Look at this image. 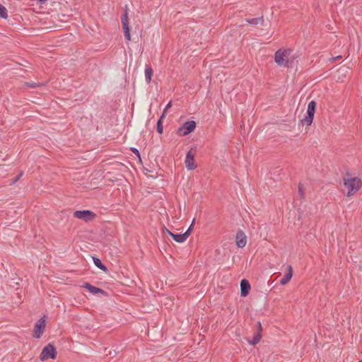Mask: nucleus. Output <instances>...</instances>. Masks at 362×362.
<instances>
[{"label":"nucleus","mask_w":362,"mask_h":362,"mask_svg":"<svg viewBox=\"0 0 362 362\" xmlns=\"http://www.w3.org/2000/svg\"><path fill=\"white\" fill-rule=\"evenodd\" d=\"M74 216L78 219L83 220L86 222L93 220L96 217V214L89 210L76 211Z\"/></svg>","instance_id":"7"},{"label":"nucleus","mask_w":362,"mask_h":362,"mask_svg":"<svg viewBox=\"0 0 362 362\" xmlns=\"http://www.w3.org/2000/svg\"><path fill=\"white\" fill-rule=\"evenodd\" d=\"M153 74V69L149 66L146 65L145 69V76H146V81L148 84L151 83V78Z\"/></svg>","instance_id":"15"},{"label":"nucleus","mask_w":362,"mask_h":362,"mask_svg":"<svg viewBox=\"0 0 362 362\" xmlns=\"http://www.w3.org/2000/svg\"><path fill=\"white\" fill-rule=\"evenodd\" d=\"M169 235L173 238L175 241L179 243H184L186 240L182 234H175L173 232H169Z\"/></svg>","instance_id":"17"},{"label":"nucleus","mask_w":362,"mask_h":362,"mask_svg":"<svg viewBox=\"0 0 362 362\" xmlns=\"http://www.w3.org/2000/svg\"><path fill=\"white\" fill-rule=\"evenodd\" d=\"M46 326L45 316L41 317L35 325L33 329V337L36 339L40 338L42 335Z\"/></svg>","instance_id":"8"},{"label":"nucleus","mask_w":362,"mask_h":362,"mask_svg":"<svg viewBox=\"0 0 362 362\" xmlns=\"http://www.w3.org/2000/svg\"><path fill=\"white\" fill-rule=\"evenodd\" d=\"M298 194L301 199L305 198V194L303 192V186L300 183L298 185Z\"/></svg>","instance_id":"23"},{"label":"nucleus","mask_w":362,"mask_h":362,"mask_svg":"<svg viewBox=\"0 0 362 362\" xmlns=\"http://www.w3.org/2000/svg\"><path fill=\"white\" fill-rule=\"evenodd\" d=\"M251 287L249 281L244 279L240 281V296L242 297H246L250 292Z\"/></svg>","instance_id":"13"},{"label":"nucleus","mask_w":362,"mask_h":362,"mask_svg":"<svg viewBox=\"0 0 362 362\" xmlns=\"http://www.w3.org/2000/svg\"><path fill=\"white\" fill-rule=\"evenodd\" d=\"M245 21L247 23H248L249 24H252V25H258V24L262 25L264 23V18H263V16H261V17H258V18H246Z\"/></svg>","instance_id":"16"},{"label":"nucleus","mask_w":362,"mask_h":362,"mask_svg":"<svg viewBox=\"0 0 362 362\" xmlns=\"http://www.w3.org/2000/svg\"><path fill=\"white\" fill-rule=\"evenodd\" d=\"M165 118L164 113H162L156 124V129L158 134H161L163 132V119Z\"/></svg>","instance_id":"19"},{"label":"nucleus","mask_w":362,"mask_h":362,"mask_svg":"<svg viewBox=\"0 0 362 362\" xmlns=\"http://www.w3.org/2000/svg\"><path fill=\"white\" fill-rule=\"evenodd\" d=\"M341 58H342V57H341V55H339V56H337V57H333V58H332V60H333V61H337V60H339V59H341Z\"/></svg>","instance_id":"27"},{"label":"nucleus","mask_w":362,"mask_h":362,"mask_svg":"<svg viewBox=\"0 0 362 362\" xmlns=\"http://www.w3.org/2000/svg\"><path fill=\"white\" fill-rule=\"evenodd\" d=\"M57 353L54 346L51 344H48L43 348L40 354V359L42 361L48 358L55 359L57 358Z\"/></svg>","instance_id":"5"},{"label":"nucleus","mask_w":362,"mask_h":362,"mask_svg":"<svg viewBox=\"0 0 362 362\" xmlns=\"http://www.w3.org/2000/svg\"><path fill=\"white\" fill-rule=\"evenodd\" d=\"M359 362H362V359Z\"/></svg>","instance_id":"29"},{"label":"nucleus","mask_w":362,"mask_h":362,"mask_svg":"<svg viewBox=\"0 0 362 362\" xmlns=\"http://www.w3.org/2000/svg\"><path fill=\"white\" fill-rule=\"evenodd\" d=\"M83 287L87 289L90 293L93 294L101 293L105 296H108L107 293L105 291L100 288L95 287L88 282L84 283Z\"/></svg>","instance_id":"12"},{"label":"nucleus","mask_w":362,"mask_h":362,"mask_svg":"<svg viewBox=\"0 0 362 362\" xmlns=\"http://www.w3.org/2000/svg\"><path fill=\"white\" fill-rule=\"evenodd\" d=\"M22 175L23 172L20 173L19 175L11 182V185H14L21 177Z\"/></svg>","instance_id":"24"},{"label":"nucleus","mask_w":362,"mask_h":362,"mask_svg":"<svg viewBox=\"0 0 362 362\" xmlns=\"http://www.w3.org/2000/svg\"><path fill=\"white\" fill-rule=\"evenodd\" d=\"M289 52L290 50L278 49L274 54V60L276 63L279 66L289 67V61L287 59Z\"/></svg>","instance_id":"2"},{"label":"nucleus","mask_w":362,"mask_h":362,"mask_svg":"<svg viewBox=\"0 0 362 362\" xmlns=\"http://www.w3.org/2000/svg\"><path fill=\"white\" fill-rule=\"evenodd\" d=\"M163 232H165V233H167L169 235V232H171V231L169 230L167 228L164 227Z\"/></svg>","instance_id":"28"},{"label":"nucleus","mask_w":362,"mask_h":362,"mask_svg":"<svg viewBox=\"0 0 362 362\" xmlns=\"http://www.w3.org/2000/svg\"><path fill=\"white\" fill-rule=\"evenodd\" d=\"M293 271L291 265H288L287 267V272L285 274L284 276L280 280V284L285 285L288 282H289L293 276Z\"/></svg>","instance_id":"14"},{"label":"nucleus","mask_w":362,"mask_h":362,"mask_svg":"<svg viewBox=\"0 0 362 362\" xmlns=\"http://www.w3.org/2000/svg\"><path fill=\"white\" fill-rule=\"evenodd\" d=\"M7 17L8 13L6 8H5V6L0 4V18L6 19L7 18Z\"/></svg>","instance_id":"21"},{"label":"nucleus","mask_w":362,"mask_h":362,"mask_svg":"<svg viewBox=\"0 0 362 362\" xmlns=\"http://www.w3.org/2000/svg\"><path fill=\"white\" fill-rule=\"evenodd\" d=\"M316 105L317 103L314 100H312L308 103L307 109V115L300 120V122L303 124H306L307 126L311 125L313 121Z\"/></svg>","instance_id":"3"},{"label":"nucleus","mask_w":362,"mask_h":362,"mask_svg":"<svg viewBox=\"0 0 362 362\" xmlns=\"http://www.w3.org/2000/svg\"><path fill=\"white\" fill-rule=\"evenodd\" d=\"M93 262L95 265L98 267L100 269L103 270V272H107V267L101 262V260L95 257H93Z\"/></svg>","instance_id":"18"},{"label":"nucleus","mask_w":362,"mask_h":362,"mask_svg":"<svg viewBox=\"0 0 362 362\" xmlns=\"http://www.w3.org/2000/svg\"><path fill=\"white\" fill-rule=\"evenodd\" d=\"M171 106H172V103H171V101H170V102L167 104V105L165 106V109H164V110H163V113H164V115H165V114H166L167 110H168L170 107H171Z\"/></svg>","instance_id":"25"},{"label":"nucleus","mask_w":362,"mask_h":362,"mask_svg":"<svg viewBox=\"0 0 362 362\" xmlns=\"http://www.w3.org/2000/svg\"><path fill=\"white\" fill-rule=\"evenodd\" d=\"M185 165L189 170H194L197 168V165L194 163V153L192 152V149L187 153Z\"/></svg>","instance_id":"9"},{"label":"nucleus","mask_w":362,"mask_h":362,"mask_svg":"<svg viewBox=\"0 0 362 362\" xmlns=\"http://www.w3.org/2000/svg\"><path fill=\"white\" fill-rule=\"evenodd\" d=\"M247 238L242 230H239L235 235V243L238 247L243 248L245 246Z\"/></svg>","instance_id":"11"},{"label":"nucleus","mask_w":362,"mask_h":362,"mask_svg":"<svg viewBox=\"0 0 362 362\" xmlns=\"http://www.w3.org/2000/svg\"><path fill=\"white\" fill-rule=\"evenodd\" d=\"M196 128V122L194 120L187 121L180 127L177 131V134L180 136H185L192 132Z\"/></svg>","instance_id":"4"},{"label":"nucleus","mask_w":362,"mask_h":362,"mask_svg":"<svg viewBox=\"0 0 362 362\" xmlns=\"http://www.w3.org/2000/svg\"><path fill=\"white\" fill-rule=\"evenodd\" d=\"M121 23L122 25V29L124 30V38L127 41L131 40V35H130V28L129 25V17H128V9L126 6V8L124 11V13L121 17Z\"/></svg>","instance_id":"6"},{"label":"nucleus","mask_w":362,"mask_h":362,"mask_svg":"<svg viewBox=\"0 0 362 362\" xmlns=\"http://www.w3.org/2000/svg\"><path fill=\"white\" fill-rule=\"evenodd\" d=\"M262 327L260 322H257V326H256V331L254 333V336L252 337V340L248 341L249 344L251 345H256L258 344L262 339Z\"/></svg>","instance_id":"10"},{"label":"nucleus","mask_w":362,"mask_h":362,"mask_svg":"<svg viewBox=\"0 0 362 362\" xmlns=\"http://www.w3.org/2000/svg\"><path fill=\"white\" fill-rule=\"evenodd\" d=\"M346 175L349 177V173H347ZM344 185L347 189V197L354 195L362 187V181L358 177H344Z\"/></svg>","instance_id":"1"},{"label":"nucleus","mask_w":362,"mask_h":362,"mask_svg":"<svg viewBox=\"0 0 362 362\" xmlns=\"http://www.w3.org/2000/svg\"><path fill=\"white\" fill-rule=\"evenodd\" d=\"M45 83H35V82H26L25 83V86L28 88H37V87H40V86H44Z\"/></svg>","instance_id":"20"},{"label":"nucleus","mask_w":362,"mask_h":362,"mask_svg":"<svg viewBox=\"0 0 362 362\" xmlns=\"http://www.w3.org/2000/svg\"><path fill=\"white\" fill-rule=\"evenodd\" d=\"M194 219H193L191 225L189 226V227L188 228V229L186 230L185 233H183V235L185 238V240L187 239V238L189 236V235L191 234L192 233V228H193V226H194Z\"/></svg>","instance_id":"22"},{"label":"nucleus","mask_w":362,"mask_h":362,"mask_svg":"<svg viewBox=\"0 0 362 362\" xmlns=\"http://www.w3.org/2000/svg\"><path fill=\"white\" fill-rule=\"evenodd\" d=\"M131 151L136 156H138L139 158H140V153H139V151L138 149H136V148H131Z\"/></svg>","instance_id":"26"}]
</instances>
